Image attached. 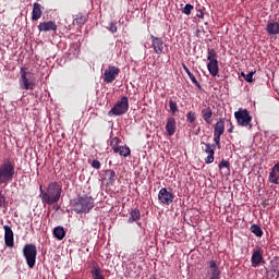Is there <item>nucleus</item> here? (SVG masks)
<instances>
[{"mask_svg":"<svg viewBox=\"0 0 279 279\" xmlns=\"http://www.w3.org/2000/svg\"><path fill=\"white\" fill-rule=\"evenodd\" d=\"M182 66H183V71H185L186 75H189V77H190L192 84H194V86H196V88L202 89V84H199V83L197 82V78L195 77V75H193V74L191 73V70L189 69V66H186V64H184V63L182 64Z\"/></svg>","mask_w":279,"mask_h":279,"instance_id":"nucleus-24","label":"nucleus"},{"mask_svg":"<svg viewBox=\"0 0 279 279\" xmlns=\"http://www.w3.org/2000/svg\"><path fill=\"white\" fill-rule=\"evenodd\" d=\"M14 175H16V168L14 166V161L5 159L0 165V184H4V186H8L10 182L14 180Z\"/></svg>","mask_w":279,"mask_h":279,"instance_id":"nucleus-3","label":"nucleus"},{"mask_svg":"<svg viewBox=\"0 0 279 279\" xmlns=\"http://www.w3.org/2000/svg\"><path fill=\"white\" fill-rule=\"evenodd\" d=\"M119 73H121V69L114 65H109L108 69H106L104 72L102 81L105 84H112V82L119 77Z\"/></svg>","mask_w":279,"mask_h":279,"instance_id":"nucleus-10","label":"nucleus"},{"mask_svg":"<svg viewBox=\"0 0 279 279\" xmlns=\"http://www.w3.org/2000/svg\"><path fill=\"white\" fill-rule=\"evenodd\" d=\"M23 255L26 258V263L31 269L36 266V256H38V251L36 245H25L23 248Z\"/></svg>","mask_w":279,"mask_h":279,"instance_id":"nucleus-8","label":"nucleus"},{"mask_svg":"<svg viewBox=\"0 0 279 279\" xmlns=\"http://www.w3.org/2000/svg\"><path fill=\"white\" fill-rule=\"evenodd\" d=\"M135 222H136V226H138V228H141L142 223H141V222H138V220H137V221H135Z\"/></svg>","mask_w":279,"mask_h":279,"instance_id":"nucleus-47","label":"nucleus"},{"mask_svg":"<svg viewBox=\"0 0 279 279\" xmlns=\"http://www.w3.org/2000/svg\"><path fill=\"white\" fill-rule=\"evenodd\" d=\"M92 276L94 279H106L104 275H101V268L99 267H95V269L92 270Z\"/></svg>","mask_w":279,"mask_h":279,"instance_id":"nucleus-30","label":"nucleus"},{"mask_svg":"<svg viewBox=\"0 0 279 279\" xmlns=\"http://www.w3.org/2000/svg\"><path fill=\"white\" fill-rule=\"evenodd\" d=\"M116 154H119V156H123V158H128L132 154V150L128 146H120L116 148Z\"/></svg>","mask_w":279,"mask_h":279,"instance_id":"nucleus-26","label":"nucleus"},{"mask_svg":"<svg viewBox=\"0 0 279 279\" xmlns=\"http://www.w3.org/2000/svg\"><path fill=\"white\" fill-rule=\"evenodd\" d=\"M53 236L58 239V241H62L64 236H66V231H64V227L58 226L53 229Z\"/></svg>","mask_w":279,"mask_h":279,"instance_id":"nucleus-25","label":"nucleus"},{"mask_svg":"<svg viewBox=\"0 0 279 279\" xmlns=\"http://www.w3.org/2000/svg\"><path fill=\"white\" fill-rule=\"evenodd\" d=\"M267 33L269 36H278L279 34V23L278 22H269L266 26Z\"/></svg>","mask_w":279,"mask_h":279,"instance_id":"nucleus-20","label":"nucleus"},{"mask_svg":"<svg viewBox=\"0 0 279 279\" xmlns=\"http://www.w3.org/2000/svg\"><path fill=\"white\" fill-rule=\"evenodd\" d=\"M72 207L76 215H88L95 208V198L88 195L77 196L73 199Z\"/></svg>","mask_w":279,"mask_h":279,"instance_id":"nucleus-2","label":"nucleus"},{"mask_svg":"<svg viewBox=\"0 0 279 279\" xmlns=\"http://www.w3.org/2000/svg\"><path fill=\"white\" fill-rule=\"evenodd\" d=\"M37 27L39 32H58V25L53 21L40 22Z\"/></svg>","mask_w":279,"mask_h":279,"instance_id":"nucleus-12","label":"nucleus"},{"mask_svg":"<svg viewBox=\"0 0 279 279\" xmlns=\"http://www.w3.org/2000/svg\"><path fill=\"white\" fill-rule=\"evenodd\" d=\"M20 75V88L22 90H34V87L36 86V78L34 77V73L29 72V70L24 66L21 68Z\"/></svg>","mask_w":279,"mask_h":279,"instance_id":"nucleus-4","label":"nucleus"},{"mask_svg":"<svg viewBox=\"0 0 279 279\" xmlns=\"http://www.w3.org/2000/svg\"><path fill=\"white\" fill-rule=\"evenodd\" d=\"M229 134H232L234 132V125L232 122H230V128L228 129Z\"/></svg>","mask_w":279,"mask_h":279,"instance_id":"nucleus-44","label":"nucleus"},{"mask_svg":"<svg viewBox=\"0 0 279 279\" xmlns=\"http://www.w3.org/2000/svg\"><path fill=\"white\" fill-rule=\"evenodd\" d=\"M251 260L253 267H258L263 263V253L258 250L254 251Z\"/></svg>","mask_w":279,"mask_h":279,"instance_id":"nucleus-22","label":"nucleus"},{"mask_svg":"<svg viewBox=\"0 0 279 279\" xmlns=\"http://www.w3.org/2000/svg\"><path fill=\"white\" fill-rule=\"evenodd\" d=\"M39 197L44 205L53 206V204H58L60 202V197H62V185L58 182H50L46 190L40 185Z\"/></svg>","mask_w":279,"mask_h":279,"instance_id":"nucleus-1","label":"nucleus"},{"mask_svg":"<svg viewBox=\"0 0 279 279\" xmlns=\"http://www.w3.org/2000/svg\"><path fill=\"white\" fill-rule=\"evenodd\" d=\"M169 108L172 114H175L178 112V102L173 101L172 99L169 100Z\"/></svg>","mask_w":279,"mask_h":279,"instance_id":"nucleus-37","label":"nucleus"},{"mask_svg":"<svg viewBox=\"0 0 279 279\" xmlns=\"http://www.w3.org/2000/svg\"><path fill=\"white\" fill-rule=\"evenodd\" d=\"M43 16V4L35 2L33 5L32 20L38 21Z\"/></svg>","mask_w":279,"mask_h":279,"instance_id":"nucleus-18","label":"nucleus"},{"mask_svg":"<svg viewBox=\"0 0 279 279\" xmlns=\"http://www.w3.org/2000/svg\"><path fill=\"white\" fill-rule=\"evenodd\" d=\"M270 184H279V162H277L270 170L268 175Z\"/></svg>","mask_w":279,"mask_h":279,"instance_id":"nucleus-13","label":"nucleus"},{"mask_svg":"<svg viewBox=\"0 0 279 279\" xmlns=\"http://www.w3.org/2000/svg\"><path fill=\"white\" fill-rule=\"evenodd\" d=\"M201 117L207 125L213 124V108L206 107L201 110Z\"/></svg>","mask_w":279,"mask_h":279,"instance_id":"nucleus-15","label":"nucleus"},{"mask_svg":"<svg viewBox=\"0 0 279 279\" xmlns=\"http://www.w3.org/2000/svg\"><path fill=\"white\" fill-rule=\"evenodd\" d=\"M54 210H60V205H57V206L54 207Z\"/></svg>","mask_w":279,"mask_h":279,"instance_id":"nucleus-46","label":"nucleus"},{"mask_svg":"<svg viewBox=\"0 0 279 279\" xmlns=\"http://www.w3.org/2000/svg\"><path fill=\"white\" fill-rule=\"evenodd\" d=\"M4 243L5 245H14V231L8 225L4 226Z\"/></svg>","mask_w":279,"mask_h":279,"instance_id":"nucleus-14","label":"nucleus"},{"mask_svg":"<svg viewBox=\"0 0 279 279\" xmlns=\"http://www.w3.org/2000/svg\"><path fill=\"white\" fill-rule=\"evenodd\" d=\"M74 25H78L80 27H82V25H84V23H86V17L82 16V15H77L76 19L73 21Z\"/></svg>","mask_w":279,"mask_h":279,"instance_id":"nucleus-36","label":"nucleus"},{"mask_svg":"<svg viewBox=\"0 0 279 279\" xmlns=\"http://www.w3.org/2000/svg\"><path fill=\"white\" fill-rule=\"evenodd\" d=\"M196 120H197V116H196L195 111H189L186 113L187 123H195Z\"/></svg>","mask_w":279,"mask_h":279,"instance_id":"nucleus-31","label":"nucleus"},{"mask_svg":"<svg viewBox=\"0 0 279 279\" xmlns=\"http://www.w3.org/2000/svg\"><path fill=\"white\" fill-rule=\"evenodd\" d=\"M244 80L248 83L254 82V72H250L248 74H246V76H244Z\"/></svg>","mask_w":279,"mask_h":279,"instance_id":"nucleus-42","label":"nucleus"},{"mask_svg":"<svg viewBox=\"0 0 279 279\" xmlns=\"http://www.w3.org/2000/svg\"><path fill=\"white\" fill-rule=\"evenodd\" d=\"M90 165L93 169H97V170L101 169V162L97 159H94Z\"/></svg>","mask_w":279,"mask_h":279,"instance_id":"nucleus-40","label":"nucleus"},{"mask_svg":"<svg viewBox=\"0 0 279 279\" xmlns=\"http://www.w3.org/2000/svg\"><path fill=\"white\" fill-rule=\"evenodd\" d=\"M130 110V100L128 96H123L116 105L109 110V117H121Z\"/></svg>","mask_w":279,"mask_h":279,"instance_id":"nucleus-5","label":"nucleus"},{"mask_svg":"<svg viewBox=\"0 0 279 279\" xmlns=\"http://www.w3.org/2000/svg\"><path fill=\"white\" fill-rule=\"evenodd\" d=\"M0 208H8V199L5 198V194L0 190Z\"/></svg>","mask_w":279,"mask_h":279,"instance_id":"nucleus-32","label":"nucleus"},{"mask_svg":"<svg viewBox=\"0 0 279 279\" xmlns=\"http://www.w3.org/2000/svg\"><path fill=\"white\" fill-rule=\"evenodd\" d=\"M213 162H215V155H208V156L205 158V163H206V165H213Z\"/></svg>","mask_w":279,"mask_h":279,"instance_id":"nucleus-41","label":"nucleus"},{"mask_svg":"<svg viewBox=\"0 0 279 279\" xmlns=\"http://www.w3.org/2000/svg\"><path fill=\"white\" fill-rule=\"evenodd\" d=\"M234 118L238 125L252 130V116L250 114V111L247 109H239L234 112Z\"/></svg>","mask_w":279,"mask_h":279,"instance_id":"nucleus-7","label":"nucleus"},{"mask_svg":"<svg viewBox=\"0 0 279 279\" xmlns=\"http://www.w3.org/2000/svg\"><path fill=\"white\" fill-rule=\"evenodd\" d=\"M202 145H205V154L215 155V150L217 149V145L206 144L202 142Z\"/></svg>","mask_w":279,"mask_h":279,"instance_id":"nucleus-28","label":"nucleus"},{"mask_svg":"<svg viewBox=\"0 0 279 279\" xmlns=\"http://www.w3.org/2000/svg\"><path fill=\"white\" fill-rule=\"evenodd\" d=\"M196 16H197L198 19H204V11L198 10V12L196 13Z\"/></svg>","mask_w":279,"mask_h":279,"instance_id":"nucleus-43","label":"nucleus"},{"mask_svg":"<svg viewBox=\"0 0 279 279\" xmlns=\"http://www.w3.org/2000/svg\"><path fill=\"white\" fill-rule=\"evenodd\" d=\"M251 232L255 234V236H263V228L259 225H252Z\"/></svg>","mask_w":279,"mask_h":279,"instance_id":"nucleus-27","label":"nucleus"},{"mask_svg":"<svg viewBox=\"0 0 279 279\" xmlns=\"http://www.w3.org/2000/svg\"><path fill=\"white\" fill-rule=\"evenodd\" d=\"M207 60H208V62H213V61L217 60V51H215V49L208 48Z\"/></svg>","mask_w":279,"mask_h":279,"instance_id":"nucleus-29","label":"nucleus"},{"mask_svg":"<svg viewBox=\"0 0 279 279\" xmlns=\"http://www.w3.org/2000/svg\"><path fill=\"white\" fill-rule=\"evenodd\" d=\"M26 245H32V244H26Z\"/></svg>","mask_w":279,"mask_h":279,"instance_id":"nucleus-49","label":"nucleus"},{"mask_svg":"<svg viewBox=\"0 0 279 279\" xmlns=\"http://www.w3.org/2000/svg\"><path fill=\"white\" fill-rule=\"evenodd\" d=\"M226 132V123L220 119L214 126V135L221 136Z\"/></svg>","mask_w":279,"mask_h":279,"instance_id":"nucleus-21","label":"nucleus"},{"mask_svg":"<svg viewBox=\"0 0 279 279\" xmlns=\"http://www.w3.org/2000/svg\"><path fill=\"white\" fill-rule=\"evenodd\" d=\"M241 75L242 77H246L245 73L244 72H241Z\"/></svg>","mask_w":279,"mask_h":279,"instance_id":"nucleus-48","label":"nucleus"},{"mask_svg":"<svg viewBox=\"0 0 279 279\" xmlns=\"http://www.w3.org/2000/svg\"><path fill=\"white\" fill-rule=\"evenodd\" d=\"M108 29H109V32H111V34H117V32H118L117 22H111V23L109 24Z\"/></svg>","mask_w":279,"mask_h":279,"instance_id":"nucleus-39","label":"nucleus"},{"mask_svg":"<svg viewBox=\"0 0 279 279\" xmlns=\"http://www.w3.org/2000/svg\"><path fill=\"white\" fill-rule=\"evenodd\" d=\"M151 48L157 56H161L162 51H165V40L162 37H156L150 35Z\"/></svg>","mask_w":279,"mask_h":279,"instance_id":"nucleus-11","label":"nucleus"},{"mask_svg":"<svg viewBox=\"0 0 279 279\" xmlns=\"http://www.w3.org/2000/svg\"><path fill=\"white\" fill-rule=\"evenodd\" d=\"M218 168L221 170V169H227L228 173H230V161L229 160H226V159H222L220 161V163L218 165Z\"/></svg>","mask_w":279,"mask_h":279,"instance_id":"nucleus-33","label":"nucleus"},{"mask_svg":"<svg viewBox=\"0 0 279 279\" xmlns=\"http://www.w3.org/2000/svg\"><path fill=\"white\" fill-rule=\"evenodd\" d=\"M205 279H221V268L219 262L210 259L206 263Z\"/></svg>","mask_w":279,"mask_h":279,"instance_id":"nucleus-6","label":"nucleus"},{"mask_svg":"<svg viewBox=\"0 0 279 279\" xmlns=\"http://www.w3.org/2000/svg\"><path fill=\"white\" fill-rule=\"evenodd\" d=\"M174 199L175 195L172 189L162 187L158 193V201L163 204V206H171Z\"/></svg>","mask_w":279,"mask_h":279,"instance_id":"nucleus-9","label":"nucleus"},{"mask_svg":"<svg viewBox=\"0 0 279 279\" xmlns=\"http://www.w3.org/2000/svg\"><path fill=\"white\" fill-rule=\"evenodd\" d=\"M207 70L209 72V75H211L213 77H217V75H219V61H209L207 63Z\"/></svg>","mask_w":279,"mask_h":279,"instance_id":"nucleus-17","label":"nucleus"},{"mask_svg":"<svg viewBox=\"0 0 279 279\" xmlns=\"http://www.w3.org/2000/svg\"><path fill=\"white\" fill-rule=\"evenodd\" d=\"M134 221H141V210L138 208L131 209L130 217L126 220L128 223H134Z\"/></svg>","mask_w":279,"mask_h":279,"instance_id":"nucleus-23","label":"nucleus"},{"mask_svg":"<svg viewBox=\"0 0 279 279\" xmlns=\"http://www.w3.org/2000/svg\"><path fill=\"white\" fill-rule=\"evenodd\" d=\"M175 130H177L175 118L173 117L168 118L166 123V132L168 136H173V134H175Z\"/></svg>","mask_w":279,"mask_h":279,"instance_id":"nucleus-16","label":"nucleus"},{"mask_svg":"<svg viewBox=\"0 0 279 279\" xmlns=\"http://www.w3.org/2000/svg\"><path fill=\"white\" fill-rule=\"evenodd\" d=\"M214 143L218 149H221V135H214Z\"/></svg>","mask_w":279,"mask_h":279,"instance_id":"nucleus-38","label":"nucleus"},{"mask_svg":"<svg viewBox=\"0 0 279 279\" xmlns=\"http://www.w3.org/2000/svg\"><path fill=\"white\" fill-rule=\"evenodd\" d=\"M119 143H121V140L119 137H113L111 140V149H113V153L116 154V149H119L121 146H119Z\"/></svg>","mask_w":279,"mask_h":279,"instance_id":"nucleus-34","label":"nucleus"},{"mask_svg":"<svg viewBox=\"0 0 279 279\" xmlns=\"http://www.w3.org/2000/svg\"><path fill=\"white\" fill-rule=\"evenodd\" d=\"M193 8H194L193 4L187 3L184 5V8L181 10V12L183 14H185L186 16H190L191 12H193Z\"/></svg>","mask_w":279,"mask_h":279,"instance_id":"nucleus-35","label":"nucleus"},{"mask_svg":"<svg viewBox=\"0 0 279 279\" xmlns=\"http://www.w3.org/2000/svg\"><path fill=\"white\" fill-rule=\"evenodd\" d=\"M105 175L108 179L107 186H114V183L117 182V172H114L112 169H109L105 171Z\"/></svg>","mask_w":279,"mask_h":279,"instance_id":"nucleus-19","label":"nucleus"},{"mask_svg":"<svg viewBox=\"0 0 279 279\" xmlns=\"http://www.w3.org/2000/svg\"><path fill=\"white\" fill-rule=\"evenodd\" d=\"M149 279H158V278H156V275H151V276L149 277Z\"/></svg>","mask_w":279,"mask_h":279,"instance_id":"nucleus-45","label":"nucleus"}]
</instances>
